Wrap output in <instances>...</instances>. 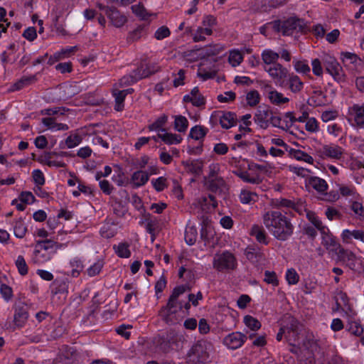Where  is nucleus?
I'll return each instance as SVG.
<instances>
[{
  "label": "nucleus",
  "mask_w": 364,
  "mask_h": 364,
  "mask_svg": "<svg viewBox=\"0 0 364 364\" xmlns=\"http://www.w3.org/2000/svg\"><path fill=\"white\" fill-rule=\"evenodd\" d=\"M167 180L166 178L161 176L156 180L151 181L154 188L158 192H161L167 187Z\"/></svg>",
  "instance_id": "nucleus-49"
},
{
  "label": "nucleus",
  "mask_w": 364,
  "mask_h": 364,
  "mask_svg": "<svg viewBox=\"0 0 364 364\" xmlns=\"http://www.w3.org/2000/svg\"><path fill=\"white\" fill-rule=\"evenodd\" d=\"M77 50V47L73 46L66 49H62L60 52L55 53L54 58L55 60H60L65 56H69L71 53L75 52Z\"/></svg>",
  "instance_id": "nucleus-55"
},
{
  "label": "nucleus",
  "mask_w": 364,
  "mask_h": 364,
  "mask_svg": "<svg viewBox=\"0 0 364 364\" xmlns=\"http://www.w3.org/2000/svg\"><path fill=\"white\" fill-rule=\"evenodd\" d=\"M263 223L268 231L277 240L284 241L294 232L290 220L277 210L268 211L263 215Z\"/></svg>",
  "instance_id": "nucleus-1"
},
{
  "label": "nucleus",
  "mask_w": 364,
  "mask_h": 364,
  "mask_svg": "<svg viewBox=\"0 0 364 364\" xmlns=\"http://www.w3.org/2000/svg\"><path fill=\"white\" fill-rule=\"evenodd\" d=\"M264 88L269 90L268 92V99L271 103L276 105H280L289 102V99L284 97L281 92H277V90H272L270 85L266 84L264 85Z\"/></svg>",
  "instance_id": "nucleus-17"
},
{
  "label": "nucleus",
  "mask_w": 364,
  "mask_h": 364,
  "mask_svg": "<svg viewBox=\"0 0 364 364\" xmlns=\"http://www.w3.org/2000/svg\"><path fill=\"white\" fill-rule=\"evenodd\" d=\"M168 119L166 115L164 114L159 117L153 124L149 126L150 131L156 130L161 132H165L166 129L163 128Z\"/></svg>",
  "instance_id": "nucleus-34"
},
{
  "label": "nucleus",
  "mask_w": 364,
  "mask_h": 364,
  "mask_svg": "<svg viewBox=\"0 0 364 364\" xmlns=\"http://www.w3.org/2000/svg\"><path fill=\"white\" fill-rule=\"evenodd\" d=\"M208 129L203 126L196 125L191 129L189 136L195 140H200L207 134Z\"/></svg>",
  "instance_id": "nucleus-29"
},
{
  "label": "nucleus",
  "mask_w": 364,
  "mask_h": 364,
  "mask_svg": "<svg viewBox=\"0 0 364 364\" xmlns=\"http://www.w3.org/2000/svg\"><path fill=\"white\" fill-rule=\"evenodd\" d=\"M291 154H292L294 158H295L298 161H304L311 164H312L314 162V159L312 158V156H311L307 153L303 151L292 149L291 151Z\"/></svg>",
  "instance_id": "nucleus-37"
},
{
  "label": "nucleus",
  "mask_w": 364,
  "mask_h": 364,
  "mask_svg": "<svg viewBox=\"0 0 364 364\" xmlns=\"http://www.w3.org/2000/svg\"><path fill=\"white\" fill-rule=\"evenodd\" d=\"M336 255H337V262H345L350 269H355L356 256L353 252L341 247Z\"/></svg>",
  "instance_id": "nucleus-15"
},
{
  "label": "nucleus",
  "mask_w": 364,
  "mask_h": 364,
  "mask_svg": "<svg viewBox=\"0 0 364 364\" xmlns=\"http://www.w3.org/2000/svg\"><path fill=\"white\" fill-rule=\"evenodd\" d=\"M279 58V55L271 50H265L262 53V59L265 64L277 63V60Z\"/></svg>",
  "instance_id": "nucleus-33"
},
{
  "label": "nucleus",
  "mask_w": 364,
  "mask_h": 364,
  "mask_svg": "<svg viewBox=\"0 0 364 364\" xmlns=\"http://www.w3.org/2000/svg\"><path fill=\"white\" fill-rule=\"evenodd\" d=\"M186 170L192 173L199 175L203 168V163L200 160L186 161L182 162Z\"/></svg>",
  "instance_id": "nucleus-21"
},
{
  "label": "nucleus",
  "mask_w": 364,
  "mask_h": 364,
  "mask_svg": "<svg viewBox=\"0 0 364 364\" xmlns=\"http://www.w3.org/2000/svg\"><path fill=\"white\" fill-rule=\"evenodd\" d=\"M348 331L356 336H360L363 332V327L357 322L353 321L349 323Z\"/></svg>",
  "instance_id": "nucleus-62"
},
{
  "label": "nucleus",
  "mask_w": 364,
  "mask_h": 364,
  "mask_svg": "<svg viewBox=\"0 0 364 364\" xmlns=\"http://www.w3.org/2000/svg\"><path fill=\"white\" fill-rule=\"evenodd\" d=\"M28 306L23 303L20 302L16 305L14 322L17 327L21 328L27 321L28 318Z\"/></svg>",
  "instance_id": "nucleus-10"
},
{
  "label": "nucleus",
  "mask_w": 364,
  "mask_h": 364,
  "mask_svg": "<svg viewBox=\"0 0 364 364\" xmlns=\"http://www.w3.org/2000/svg\"><path fill=\"white\" fill-rule=\"evenodd\" d=\"M103 267L102 261H97L87 269V274L90 277H95L98 274Z\"/></svg>",
  "instance_id": "nucleus-59"
},
{
  "label": "nucleus",
  "mask_w": 364,
  "mask_h": 364,
  "mask_svg": "<svg viewBox=\"0 0 364 364\" xmlns=\"http://www.w3.org/2000/svg\"><path fill=\"white\" fill-rule=\"evenodd\" d=\"M143 29V27L139 26L130 32L127 36V41L132 43L139 40L142 36Z\"/></svg>",
  "instance_id": "nucleus-52"
},
{
  "label": "nucleus",
  "mask_w": 364,
  "mask_h": 364,
  "mask_svg": "<svg viewBox=\"0 0 364 364\" xmlns=\"http://www.w3.org/2000/svg\"><path fill=\"white\" fill-rule=\"evenodd\" d=\"M255 198H257L256 193L247 191H242L240 195V201L244 204H248L252 201L255 202Z\"/></svg>",
  "instance_id": "nucleus-45"
},
{
  "label": "nucleus",
  "mask_w": 364,
  "mask_h": 364,
  "mask_svg": "<svg viewBox=\"0 0 364 364\" xmlns=\"http://www.w3.org/2000/svg\"><path fill=\"white\" fill-rule=\"evenodd\" d=\"M289 90L294 93L299 92L304 87V84L300 78L295 75H290L288 79Z\"/></svg>",
  "instance_id": "nucleus-24"
},
{
  "label": "nucleus",
  "mask_w": 364,
  "mask_h": 364,
  "mask_svg": "<svg viewBox=\"0 0 364 364\" xmlns=\"http://www.w3.org/2000/svg\"><path fill=\"white\" fill-rule=\"evenodd\" d=\"M32 176L36 185L42 186L45 183V178L41 171L38 169L34 170Z\"/></svg>",
  "instance_id": "nucleus-60"
},
{
  "label": "nucleus",
  "mask_w": 364,
  "mask_h": 364,
  "mask_svg": "<svg viewBox=\"0 0 364 364\" xmlns=\"http://www.w3.org/2000/svg\"><path fill=\"white\" fill-rule=\"evenodd\" d=\"M177 312L176 304L168 300L166 306H162L159 311V316L168 325H172L177 322L175 314Z\"/></svg>",
  "instance_id": "nucleus-8"
},
{
  "label": "nucleus",
  "mask_w": 364,
  "mask_h": 364,
  "mask_svg": "<svg viewBox=\"0 0 364 364\" xmlns=\"http://www.w3.org/2000/svg\"><path fill=\"white\" fill-rule=\"evenodd\" d=\"M286 279L289 284H296L299 279V276L294 269H289L286 274Z\"/></svg>",
  "instance_id": "nucleus-54"
},
{
  "label": "nucleus",
  "mask_w": 364,
  "mask_h": 364,
  "mask_svg": "<svg viewBox=\"0 0 364 364\" xmlns=\"http://www.w3.org/2000/svg\"><path fill=\"white\" fill-rule=\"evenodd\" d=\"M282 327L287 332L286 340L289 345L298 342L302 326L294 316L286 314L282 318Z\"/></svg>",
  "instance_id": "nucleus-4"
},
{
  "label": "nucleus",
  "mask_w": 364,
  "mask_h": 364,
  "mask_svg": "<svg viewBox=\"0 0 364 364\" xmlns=\"http://www.w3.org/2000/svg\"><path fill=\"white\" fill-rule=\"evenodd\" d=\"M306 24L303 19L291 17L284 21H274V29L276 31L282 32L284 36H291L294 31L304 32Z\"/></svg>",
  "instance_id": "nucleus-3"
},
{
  "label": "nucleus",
  "mask_w": 364,
  "mask_h": 364,
  "mask_svg": "<svg viewBox=\"0 0 364 364\" xmlns=\"http://www.w3.org/2000/svg\"><path fill=\"white\" fill-rule=\"evenodd\" d=\"M323 63L326 71L330 75H331L335 79H340L341 67L339 65L335 58L326 55L323 58Z\"/></svg>",
  "instance_id": "nucleus-12"
},
{
  "label": "nucleus",
  "mask_w": 364,
  "mask_h": 364,
  "mask_svg": "<svg viewBox=\"0 0 364 364\" xmlns=\"http://www.w3.org/2000/svg\"><path fill=\"white\" fill-rule=\"evenodd\" d=\"M242 59V55L238 50L231 51L228 58L230 63L234 67L238 65Z\"/></svg>",
  "instance_id": "nucleus-47"
},
{
  "label": "nucleus",
  "mask_w": 364,
  "mask_h": 364,
  "mask_svg": "<svg viewBox=\"0 0 364 364\" xmlns=\"http://www.w3.org/2000/svg\"><path fill=\"white\" fill-rule=\"evenodd\" d=\"M342 55H343V61L344 63L348 62L350 64H355V63H357L358 60H359V58L355 53L346 52V53H342Z\"/></svg>",
  "instance_id": "nucleus-64"
},
{
  "label": "nucleus",
  "mask_w": 364,
  "mask_h": 364,
  "mask_svg": "<svg viewBox=\"0 0 364 364\" xmlns=\"http://www.w3.org/2000/svg\"><path fill=\"white\" fill-rule=\"evenodd\" d=\"M269 122L272 124V126L282 129L283 130H285L289 128L287 123H286L285 127L282 124L281 117L278 116H274L273 112H272L271 117H269Z\"/></svg>",
  "instance_id": "nucleus-56"
},
{
  "label": "nucleus",
  "mask_w": 364,
  "mask_h": 364,
  "mask_svg": "<svg viewBox=\"0 0 364 364\" xmlns=\"http://www.w3.org/2000/svg\"><path fill=\"white\" fill-rule=\"evenodd\" d=\"M82 137L78 134L70 135L65 139V144L68 148H73L82 141Z\"/></svg>",
  "instance_id": "nucleus-48"
},
{
  "label": "nucleus",
  "mask_w": 364,
  "mask_h": 364,
  "mask_svg": "<svg viewBox=\"0 0 364 364\" xmlns=\"http://www.w3.org/2000/svg\"><path fill=\"white\" fill-rule=\"evenodd\" d=\"M42 123L48 129L56 130H67L68 126L65 124L57 123L53 117H46L42 119Z\"/></svg>",
  "instance_id": "nucleus-26"
},
{
  "label": "nucleus",
  "mask_w": 364,
  "mask_h": 364,
  "mask_svg": "<svg viewBox=\"0 0 364 364\" xmlns=\"http://www.w3.org/2000/svg\"><path fill=\"white\" fill-rule=\"evenodd\" d=\"M322 235V245L330 252L336 253L342 247L341 245L336 241V237L329 232L328 230L324 231Z\"/></svg>",
  "instance_id": "nucleus-14"
},
{
  "label": "nucleus",
  "mask_w": 364,
  "mask_h": 364,
  "mask_svg": "<svg viewBox=\"0 0 364 364\" xmlns=\"http://www.w3.org/2000/svg\"><path fill=\"white\" fill-rule=\"evenodd\" d=\"M349 114L353 117L358 126L364 127V104L362 105H354L349 108Z\"/></svg>",
  "instance_id": "nucleus-18"
},
{
  "label": "nucleus",
  "mask_w": 364,
  "mask_h": 364,
  "mask_svg": "<svg viewBox=\"0 0 364 364\" xmlns=\"http://www.w3.org/2000/svg\"><path fill=\"white\" fill-rule=\"evenodd\" d=\"M185 291H186V287L183 285L178 286V287H175L172 291L171 295L170 296V297L168 299V301L176 304L178 296L181 294H183Z\"/></svg>",
  "instance_id": "nucleus-51"
},
{
  "label": "nucleus",
  "mask_w": 364,
  "mask_h": 364,
  "mask_svg": "<svg viewBox=\"0 0 364 364\" xmlns=\"http://www.w3.org/2000/svg\"><path fill=\"white\" fill-rule=\"evenodd\" d=\"M264 281L267 284H272L274 287L279 285V280L274 272L265 271Z\"/></svg>",
  "instance_id": "nucleus-50"
},
{
  "label": "nucleus",
  "mask_w": 364,
  "mask_h": 364,
  "mask_svg": "<svg viewBox=\"0 0 364 364\" xmlns=\"http://www.w3.org/2000/svg\"><path fill=\"white\" fill-rule=\"evenodd\" d=\"M265 70L275 80L277 84L283 87L284 80L287 77L288 71L279 63H274L268 69Z\"/></svg>",
  "instance_id": "nucleus-9"
},
{
  "label": "nucleus",
  "mask_w": 364,
  "mask_h": 364,
  "mask_svg": "<svg viewBox=\"0 0 364 364\" xmlns=\"http://www.w3.org/2000/svg\"><path fill=\"white\" fill-rule=\"evenodd\" d=\"M37 80L36 75H31L21 77L17 82L14 85L15 90H20L24 86L34 83Z\"/></svg>",
  "instance_id": "nucleus-39"
},
{
  "label": "nucleus",
  "mask_w": 364,
  "mask_h": 364,
  "mask_svg": "<svg viewBox=\"0 0 364 364\" xmlns=\"http://www.w3.org/2000/svg\"><path fill=\"white\" fill-rule=\"evenodd\" d=\"M113 95L114 96V98H115L114 109L117 111H122L124 107V101L125 97L127 95H121V90H113Z\"/></svg>",
  "instance_id": "nucleus-42"
},
{
  "label": "nucleus",
  "mask_w": 364,
  "mask_h": 364,
  "mask_svg": "<svg viewBox=\"0 0 364 364\" xmlns=\"http://www.w3.org/2000/svg\"><path fill=\"white\" fill-rule=\"evenodd\" d=\"M250 235L255 237L256 240L260 243L264 245L268 243L266 232L262 226L254 225L252 227Z\"/></svg>",
  "instance_id": "nucleus-23"
},
{
  "label": "nucleus",
  "mask_w": 364,
  "mask_h": 364,
  "mask_svg": "<svg viewBox=\"0 0 364 364\" xmlns=\"http://www.w3.org/2000/svg\"><path fill=\"white\" fill-rule=\"evenodd\" d=\"M244 323L252 331H257L261 328L260 322L252 316L247 315L244 317Z\"/></svg>",
  "instance_id": "nucleus-40"
},
{
  "label": "nucleus",
  "mask_w": 364,
  "mask_h": 364,
  "mask_svg": "<svg viewBox=\"0 0 364 364\" xmlns=\"http://www.w3.org/2000/svg\"><path fill=\"white\" fill-rule=\"evenodd\" d=\"M309 184L320 193L324 192L328 188V185L325 180L316 176L311 177L309 178Z\"/></svg>",
  "instance_id": "nucleus-27"
},
{
  "label": "nucleus",
  "mask_w": 364,
  "mask_h": 364,
  "mask_svg": "<svg viewBox=\"0 0 364 364\" xmlns=\"http://www.w3.org/2000/svg\"><path fill=\"white\" fill-rule=\"evenodd\" d=\"M322 154L333 159H340L342 156V149L336 145H325L322 148Z\"/></svg>",
  "instance_id": "nucleus-20"
},
{
  "label": "nucleus",
  "mask_w": 364,
  "mask_h": 364,
  "mask_svg": "<svg viewBox=\"0 0 364 364\" xmlns=\"http://www.w3.org/2000/svg\"><path fill=\"white\" fill-rule=\"evenodd\" d=\"M114 249H116V253L119 257L128 258L131 255L127 243H120L117 247L114 246Z\"/></svg>",
  "instance_id": "nucleus-43"
},
{
  "label": "nucleus",
  "mask_w": 364,
  "mask_h": 364,
  "mask_svg": "<svg viewBox=\"0 0 364 364\" xmlns=\"http://www.w3.org/2000/svg\"><path fill=\"white\" fill-rule=\"evenodd\" d=\"M212 344L205 340L195 343L187 353L188 361L192 364H206L210 361Z\"/></svg>",
  "instance_id": "nucleus-2"
},
{
  "label": "nucleus",
  "mask_w": 364,
  "mask_h": 364,
  "mask_svg": "<svg viewBox=\"0 0 364 364\" xmlns=\"http://www.w3.org/2000/svg\"><path fill=\"white\" fill-rule=\"evenodd\" d=\"M107 16L109 18L112 25L117 28H121L127 21V17L121 14L115 7L112 9H108Z\"/></svg>",
  "instance_id": "nucleus-16"
},
{
  "label": "nucleus",
  "mask_w": 364,
  "mask_h": 364,
  "mask_svg": "<svg viewBox=\"0 0 364 364\" xmlns=\"http://www.w3.org/2000/svg\"><path fill=\"white\" fill-rule=\"evenodd\" d=\"M61 247L60 245L57 242L50 240H45L42 241H38L36 245L35 257L33 258L35 262H43L45 259H41V257H44L45 255L42 252L44 251L50 250L51 252H55L58 249Z\"/></svg>",
  "instance_id": "nucleus-7"
},
{
  "label": "nucleus",
  "mask_w": 364,
  "mask_h": 364,
  "mask_svg": "<svg viewBox=\"0 0 364 364\" xmlns=\"http://www.w3.org/2000/svg\"><path fill=\"white\" fill-rule=\"evenodd\" d=\"M246 100L250 106H256L259 102V94L257 90H252L247 94Z\"/></svg>",
  "instance_id": "nucleus-44"
},
{
  "label": "nucleus",
  "mask_w": 364,
  "mask_h": 364,
  "mask_svg": "<svg viewBox=\"0 0 364 364\" xmlns=\"http://www.w3.org/2000/svg\"><path fill=\"white\" fill-rule=\"evenodd\" d=\"M207 185L210 191L217 193L223 191L225 183L222 178H215L208 180Z\"/></svg>",
  "instance_id": "nucleus-28"
},
{
  "label": "nucleus",
  "mask_w": 364,
  "mask_h": 364,
  "mask_svg": "<svg viewBox=\"0 0 364 364\" xmlns=\"http://www.w3.org/2000/svg\"><path fill=\"white\" fill-rule=\"evenodd\" d=\"M247 258L252 262H258L263 258V253L258 247H248L245 250Z\"/></svg>",
  "instance_id": "nucleus-30"
},
{
  "label": "nucleus",
  "mask_w": 364,
  "mask_h": 364,
  "mask_svg": "<svg viewBox=\"0 0 364 364\" xmlns=\"http://www.w3.org/2000/svg\"><path fill=\"white\" fill-rule=\"evenodd\" d=\"M236 114L231 112H224L220 116V124L224 129L234 127L237 123Z\"/></svg>",
  "instance_id": "nucleus-19"
},
{
  "label": "nucleus",
  "mask_w": 364,
  "mask_h": 364,
  "mask_svg": "<svg viewBox=\"0 0 364 364\" xmlns=\"http://www.w3.org/2000/svg\"><path fill=\"white\" fill-rule=\"evenodd\" d=\"M272 112V111L268 107H259L254 117L255 122L258 124L261 128H267Z\"/></svg>",
  "instance_id": "nucleus-13"
},
{
  "label": "nucleus",
  "mask_w": 364,
  "mask_h": 364,
  "mask_svg": "<svg viewBox=\"0 0 364 364\" xmlns=\"http://www.w3.org/2000/svg\"><path fill=\"white\" fill-rule=\"evenodd\" d=\"M137 69H141V72L138 73L139 76H141V79L147 77L149 75L156 73L160 69L159 66L156 64H146V67L144 68L141 64Z\"/></svg>",
  "instance_id": "nucleus-31"
},
{
  "label": "nucleus",
  "mask_w": 364,
  "mask_h": 364,
  "mask_svg": "<svg viewBox=\"0 0 364 364\" xmlns=\"http://www.w3.org/2000/svg\"><path fill=\"white\" fill-rule=\"evenodd\" d=\"M188 126V119L181 115L176 116L174 121V129L179 132H185Z\"/></svg>",
  "instance_id": "nucleus-35"
},
{
  "label": "nucleus",
  "mask_w": 364,
  "mask_h": 364,
  "mask_svg": "<svg viewBox=\"0 0 364 364\" xmlns=\"http://www.w3.org/2000/svg\"><path fill=\"white\" fill-rule=\"evenodd\" d=\"M181 336L174 331H170L165 334L155 338L154 342L163 352L167 353L171 349L173 344H176L181 341Z\"/></svg>",
  "instance_id": "nucleus-6"
},
{
  "label": "nucleus",
  "mask_w": 364,
  "mask_h": 364,
  "mask_svg": "<svg viewBox=\"0 0 364 364\" xmlns=\"http://www.w3.org/2000/svg\"><path fill=\"white\" fill-rule=\"evenodd\" d=\"M306 215L315 228L321 232V234H323L326 230L328 231V228L322 225V222L318 218L314 213L309 211L307 212Z\"/></svg>",
  "instance_id": "nucleus-36"
},
{
  "label": "nucleus",
  "mask_w": 364,
  "mask_h": 364,
  "mask_svg": "<svg viewBox=\"0 0 364 364\" xmlns=\"http://www.w3.org/2000/svg\"><path fill=\"white\" fill-rule=\"evenodd\" d=\"M196 232L193 228H190L188 230L186 231L185 240L188 245H192L196 242Z\"/></svg>",
  "instance_id": "nucleus-61"
},
{
  "label": "nucleus",
  "mask_w": 364,
  "mask_h": 364,
  "mask_svg": "<svg viewBox=\"0 0 364 364\" xmlns=\"http://www.w3.org/2000/svg\"><path fill=\"white\" fill-rule=\"evenodd\" d=\"M295 70L303 74H308L310 73V67L304 61L298 60L294 64Z\"/></svg>",
  "instance_id": "nucleus-58"
},
{
  "label": "nucleus",
  "mask_w": 364,
  "mask_h": 364,
  "mask_svg": "<svg viewBox=\"0 0 364 364\" xmlns=\"http://www.w3.org/2000/svg\"><path fill=\"white\" fill-rule=\"evenodd\" d=\"M247 337L240 332H233L226 336L223 339V343L231 349H237L242 346Z\"/></svg>",
  "instance_id": "nucleus-11"
},
{
  "label": "nucleus",
  "mask_w": 364,
  "mask_h": 364,
  "mask_svg": "<svg viewBox=\"0 0 364 364\" xmlns=\"http://www.w3.org/2000/svg\"><path fill=\"white\" fill-rule=\"evenodd\" d=\"M235 93L232 91L225 92L224 95H219L218 96V100L220 102H228L233 101L235 99Z\"/></svg>",
  "instance_id": "nucleus-63"
},
{
  "label": "nucleus",
  "mask_w": 364,
  "mask_h": 364,
  "mask_svg": "<svg viewBox=\"0 0 364 364\" xmlns=\"http://www.w3.org/2000/svg\"><path fill=\"white\" fill-rule=\"evenodd\" d=\"M171 32L168 27L161 26L156 30L155 32L154 36L157 40H162L168 36H169Z\"/></svg>",
  "instance_id": "nucleus-57"
},
{
  "label": "nucleus",
  "mask_w": 364,
  "mask_h": 364,
  "mask_svg": "<svg viewBox=\"0 0 364 364\" xmlns=\"http://www.w3.org/2000/svg\"><path fill=\"white\" fill-rule=\"evenodd\" d=\"M140 72H141V69H136L133 71V73L132 75H129L127 76H124L119 80L120 86L129 85L130 84L136 82L139 80H141V76L138 75V73H140Z\"/></svg>",
  "instance_id": "nucleus-32"
},
{
  "label": "nucleus",
  "mask_w": 364,
  "mask_h": 364,
  "mask_svg": "<svg viewBox=\"0 0 364 364\" xmlns=\"http://www.w3.org/2000/svg\"><path fill=\"white\" fill-rule=\"evenodd\" d=\"M157 137H159L166 144H177L181 142L182 137L180 135L165 132L159 133Z\"/></svg>",
  "instance_id": "nucleus-22"
},
{
  "label": "nucleus",
  "mask_w": 364,
  "mask_h": 364,
  "mask_svg": "<svg viewBox=\"0 0 364 364\" xmlns=\"http://www.w3.org/2000/svg\"><path fill=\"white\" fill-rule=\"evenodd\" d=\"M27 232V228L21 220L16 221L14 227V232L16 237L23 238Z\"/></svg>",
  "instance_id": "nucleus-41"
},
{
  "label": "nucleus",
  "mask_w": 364,
  "mask_h": 364,
  "mask_svg": "<svg viewBox=\"0 0 364 364\" xmlns=\"http://www.w3.org/2000/svg\"><path fill=\"white\" fill-rule=\"evenodd\" d=\"M274 205L276 208H287L293 210L294 200H291L287 198L276 199L274 201Z\"/></svg>",
  "instance_id": "nucleus-53"
},
{
  "label": "nucleus",
  "mask_w": 364,
  "mask_h": 364,
  "mask_svg": "<svg viewBox=\"0 0 364 364\" xmlns=\"http://www.w3.org/2000/svg\"><path fill=\"white\" fill-rule=\"evenodd\" d=\"M149 176L143 171H137L132 174V181L136 187L144 185L149 180Z\"/></svg>",
  "instance_id": "nucleus-25"
},
{
  "label": "nucleus",
  "mask_w": 364,
  "mask_h": 364,
  "mask_svg": "<svg viewBox=\"0 0 364 364\" xmlns=\"http://www.w3.org/2000/svg\"><path fill=\"white\" fill-rule=\"evenodd\" d=\"M237 175L244 181L250 183L259 184L262 181L259 176L256 175L252 176L247 171H240L237 173Z\"/></svg>",
  "instance_id": "nucleus-38"
},
{
  "label": "nucleus",
  "mask_w": 364,
  "mask_h": 364,
  "mask_svg": "<svg viewBox=\"0 0 364 364\" xmlns=\"http://www.w3.org/2000/svg\"><path fill=\"white\" fill-rule=\"evenodd\" d=\"M16 266L21 275H26L28 273V266L23 256L19 255L16 261Z\"/></svg>",
  "instance_id": "nucleus-46"
},
{
  "label": "nucleus",
  "mask_w": 364,
  "mask_h": 364,
  "mask_svg": "<svg viewBox=\"0 0 364 364\" xmlns=\"http://www.w3.org/2000/svg\"><path fill=\"white\" fill-rule=\"evenodd\" d=\"M213 268L218 271L234 269L236 268L237 262L233 254L228 251L221 254H215L213 261Z\"/></svg>",
  "instance_id": "nucleus-5"
}]
</instances>
